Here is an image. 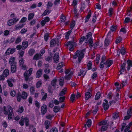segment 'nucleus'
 <instances>
[{
    "mask_svg": "<svg viewBox=\"0 0 132 132\" xmlns=\"http://www.w3.org/2000/svg\"><path fill=\"white\" fill-rule=\"evenodd\" d=\"M2 111L3 113L5 115H8V118L10 119L13 116V109L10 106H8L6 107H3Z\"/></svg>",
    "mask_w": 132,
    "mask_h": 132,
    "instance_id": "1",
    "label": "nucleus"
},
{
    "mask_svg": "<svg viewBox=\"0 0 132 132\" xmlns=\"http://www.w3.org/2000/svg\"><path fill=\"white\" fill-rule=\"evenodd\" d=\"M85 50H80V51L79 50H77L73 56V59H76L78 57V61L79 62H80L81 60L84 57V55L83 52Z\"/></svg>",
    "mask_w": 132,
    "mask_h": 132,
    "instance_id": "2",
    "label": "nucleus"
},
{
    "mask_svg": "<svg viewBox=\"0 0 132 132\" xmlns=\"http://www.w3.org/2000/svg\"><path fill=\"white\" fill-rule=\"evenodd\" d=\"M85 43H88L90 47H93V39L92 38V33L91 32L88 33L85 37Z\"/></svg>",
    "mask_w": 132,
    "mask_h": 132,
    "instance_id": "3",
    "label": "nucleus"
},
{
    "mask_svg": "<svg viewBox=\"0 0 132 132\" xmlns=\"http://www.w3.org/2000/svg\"><path fill=\"white\" fill-rule=\"evenodd\" d=\"M32 68H30L28 70L26 71L24 74V76L25 78V80L26 81L30 80L29 78L32 74Z\"/></svg>",
    "mask_w": 132,
    "mask_h": 132,
    "instance_id": "4",
    "label": "nucleus"
},
{
    "mask_svg": "<svg viewBox=\"0 0 132 132\" xmlns=\"http://www.w3.org/2000/svg\"><path fill=\"white\" fill-rule=\"evenodd\" d=\"M99 126H102L101 130L102 131H105L108 128V125L106 121H103L100 122L98 124Z\"/></svg>",
    "mask_w": 132,
    "mask_h": 132,
    "instance_id": "5",
    "label": "nucleus"
},
{
    "mask_svg": "<svg viewBox=\"0 0 132 132\" xmlns=\"http://www.w3.org/2000/svg\"><path fill=\"white\" fill-rule=\"evenodd\" d=\"M29 119L27 118L26 117L24 118H21L19 123L21 126H22L24 125V122H25L26 126H27L29 125Z\"/></svg>",
    "mask_w": 132,
    "mask_h": 132,
    "instance_id": "6",
    "label": "nucleus"
},
{
    "mask_svg": "<svg viewBox=\"0 0 132 132\" xmlns=\"http://www.w3.org/2000/svg\"><path fill=\"white\" fill-rule=\"evenodd\" d=\"M19 20V19L16 18L11 19L8 20L7 22L8 25L10 26L14 24H15Z\"/></svg>",
    "mask_w": 132,
    "mask_h": 132,
    "instance_id": "7",
    "label": "nucleus"
},
{
    "mask_svg": "<svg viewBox=\"0 0 132 132\" xmlns=\"http://www.w3.org/2000/svg\"><path fill=\"white\" fill-rule=\"evenodd\" d=\"M75 42H74L73 39L72 40L70 41L67 43L66 46L68 47L70 45L69 47V50L70 51H72L73 49L74 44Z\"/></svg>",
    "mask_w": 132,
    "mask_h": 132,
    "instance_id": "8",
    "label": "nucleus"
},
{
    "mask_svg": "<svg viewBox=\"0 0 132 132\" xmlns=\"http://www.w3.org/2000/svg\"><path fill=\"white\" fill-rule=\"evenodd\" d=\"M24 60L23 58L20 59L19 61V65L22 67V69L25 70L27 69L26 65H24Z\"/></svg>",
    "mask_w": 132,
    "mask_h": 132,
    "instance_id": "9",
    "label": "nucleus"
},
{
    "mask_svg": "<svg viewBox=\"0 0 132 132\" xmlns=\"http://www.w3.org/2000/svg\"><path fill=\"white\" fill-rule=\"evenodd\" d=\"M59 53H56L54 55V56L53 60L54 62L55 63H57L59 61Z\"/></svg>",
    "mask_w": 132,
    "mask_h": 132,
    "instance_id": "10",
    "label": "nucleus"
},
{
    "mask_svg": "<svg viewBox=\"0 0 132 132\" xmlns=\"http://www.w3.org/2000/svg\"><path fill=\"white\" fill-rule=\"evenodd\" d=\"M104 101L105 102L103 104V106L104 110L106 111L109 108V106L108 101L106 100H105Z\"/></svg>",
    "mask_w": 132,
    "mask_h": 132,
    "instance_id": "11",
    "label": "nucleus"
},
{
    "mask_svg": "<svg viewBox=\"0 0 132 132\" xmlns=\"http://www.w3.org/2000/svg\"><path fill=\"white\" fill-rule=\"evenodd\" d=\"M47 110V108L46 105H43L42 106L41 111V113L43 115L45 114Z\"/></svg>",
    "mask_w": 132,
    "mask_h": 132,
    "instance_id": "12",
    "label": "nucleus"
},
{
    "mask_svg": "<svg viewBox=\"0 0 132 132\" xmlns=\"http://www.w3.org/2000/svg\"><path fill=\"white\" fill-rule=\"evenodd\" d=\"M113 63L112 60H107L105 62V65L106 66V68H108L110 67Z\"/></svg>",
    "mask_w": 132,
    "mask_h": 132,
    "instance_id": "13",
    "label": "nucleus"
},
{
    "mask_svg": "<svg viewBox=\"0 0 132 132\" xmlns=\"http://www.w3.org/2000/svg\"><path fill=\"white\" fill-rule=\"evenodd\" d=\"M7 81L9 86L10 87H12L13 86V84L12 83L13 82H14L15 80L11 78H10L7 80Z\"/></svg>",
    "mask_w": 132,
    "mask_h": 132,
    "instance_id": "14",
    "label": "nucleus"
},
{
    "mask_svg": "<svg viewBox=\"0 0 132 132\" xmlns=\"http://www.w3.org/2000/svg\"><path fill=\"white\" fill-rule=\"evenodd\" d=\"M9 63L11 65L16 64V63L15 61L14 57L12 56L9 59Z\"/></svg>",
    "mask_w": 132,
    "mask_h": 132,
    "instance_id": "15",
    "label": "nucleus"
},
{
    "mask_svg": "<svg viewBox=\"0 0 132 132\" xmlns=\"http://www.w3.org/2000/svg\"><path fill=\"white\" fill-rule=\"evenodd\" d=\"M58 42V40H57L54 39L52 40L50 43V47H54Z\"/></svg>",
    "mask_w": 132,
    "mask_h": 132,
    "instance_id": "16",
    "label": "nucleus"
},
{
    "mask_svg": "<svg viewBox=\"0 0 132 132\" xmlns=\"http://www.w3.org/2000/svg\"><path fill=\"white\" fill-rule=\"evenodd\" d=\"M117 28V26L114 25H112L110 27V31L108 32L107 36L110 35L111 33V32H113L115 31Z\"/></svg>",
    "mask_w": 132,
    "mask_h": 132,
    "instance_id": "17",
    "label": "nucleus"
},
{
    "mask_svg": "<svg viewBox=\"0 0 132 132\" xmlns=\"http://www.w3.org/2000/svg\"><path fill=\"white\" fill-rule=\"evenodd\" d=\"M117 53L118 55H119L120 53L122 55H124L126 53V51L125 50L124 48L123 47L120 49H119L118 50H117Z\"/></svg>",
    "mask_w": 132,
    "mask_h": 132,
    "instance_id": "18",
    "label": "nucleus"
},
{
    "mask_svg": "<svg viewBox=\"0 0 132 132\" xmlns=\"http://www.w3.org/2000/svg\"><path fill=\"white\" fill-rule=\"evenodd\" d=\"M92 96V95L90 93L88 92L85 93V98L86 100H88Z\"/></svg>",
    "mask_w": 132,
    "mask_h": 132,
    "instance_id": "19",
    "label": "nucleus"
},
{
    "mask_svg": "<svg viewBox=\"0 0 132 132\" xmlns=\"http://www.w3.org/2000/svg\"><path fill=\"white\" fill-rule=\"evenodd\" d=\"M42 70L41 69H39L37 72L36 77L37 78L40 77L42 74Z\"/></svg>",
    "mask_w": 132,
    "mask_h": 132,
    "instance_id": "20",
    "label": "nucleus"
},
{
    "mask_svg": "<svg viewBox=\"0 0 132 132\" xmlns=\"http://www.w3.org/2000/svg\"><path fill=\"white\" fill-rule=\"evenodd\" d=\"M42 95L43 96L42 100L43 101H45L47 97V94L46 93H45L43 89L42 90Z\"/></svg>",
    "mask_w": 132,
    "mask_h": 132,
    "instance_id": "21",
    "label": "nucleus"
},
{
    "mask_svg": "<svg viewBox=\"0 0 132 132\" xmlns=\"http://www.w3.org/2000/svg\"><path fill=\"white\" fill-rule=\"evenodd\" d=\"M24 25V24H18L16 25L15 27V29L16 30H17L18 29H20L22 28Z\"/></svg>",
    "mask_w": 132,
    "mask_h": 132,
    "instance_id": "22",
    "label": "nucleus"
},
{
    "mask_svg": "<svg viewBox=\"0 0 132 132\" xmlns=\"http://www.w3.org/2000/svg\"><path fill=\"white\" fill-rule=\"evenodd\" d=\"M22 49L24 50L28 46V44L27 42H22Z\"/></svg>",
    "mask_w": 132,
    "mask_h": 132,
    "instance_id": "23",
    "label": "nucleus"
},
{
    "mask_svg": "<svg viewBox=\"0 0 132 132\" xmlns=\"http://www.w3.org/2000/svg\"><path fill=\"white\" fill-rule=\"evenodd\" d=\"M11 71L12 73L15 72L16 70V64L11 65Z\"/></svg>",
    "mask_w": 132,
    "mask_h": 132,
    "instance_id": "24",
    "label": "nucleus"
},
{
    "mask_svg": "<svg viewBox=\"0 0 132 132\" xmlns=\"http://www.w3.org/2000/svg\"><path fill=\"white\" fill-rule=\"evenodd\" d=\"M67 89L66 88H64L61 91L59 95V96H62L64 95L67 91Z\"/></svg>",
    "mask_w": 132,
    "mask_h": 132,
    "instance_id": "25",
    "label": "nucleus"
},
{
    "mask_svg": "<svg viewBox=\"0 0 132 132\" xmlns=\"http://www.w3.org/2000/svg\"><path fill=\"white\" fill-rule=\"evenodd\" d=\"M9 70L7 69H5L3 73V75L5 77H7L9 75Z\"/></svg>",
    "mask_w": 132,
    "mask_h": 132,
    "instance_id": "26",
    "label": "nucleus"
},
{
    "mask_svg": "<svg viewBox=\"0 0 132 132\" xmlns=\"http://www.w3.org/2000/svg\"><path fill=\"white\" fill-rule=\"evenodd\" d=\"M119 97H116L115 98V100H113L112 101H110L109 102V105H111V104L113 103H116V102L119 100Z\"/></svg>",
    "mask_w": 132,
    "mask_h": 132,
    "instance_id": "27",
    "label": "nucleus"
},
{
    "mask_svg": "<svg viewBox=\"0 0 132 132\" xmlns=\"http://www.w3.org/2000/svg\"><path fill=\"white\" fill-rule=\"evenodd\" d=\"M50 122L48 121H46L45 122V126L46 129H48L50 126Z\"/></svg>",
    "mask_w": 132,
    "mask_h": 132,
    "instance_id": "28",
    "label": "nucleus"
},
{
    "mask_svg": "<svg viewBox=\"0 0 132 132\" xmlns=\"http://www.w3.org/2000/svg\"><path fill=\"white\" fill-rule=\"evenodd\" d=\"M73 74V72L71 71L68 75L67 76L65 77V79L67 80L70 79L71 77Z\"/></svg>",
    "mask_w": 132,
    "mask_h": 132,
    "instance_id": "29",
    "label": "nucleus"
},
{
    "mask_svg": "<svg viewBox=\"0 0 132 132\" xmlns=\"http://www.w3.org/2000/svg\"><path fill=\"white\" fill-rule=\"evenodd\" d=\"M57 79L54 78L51 82V85L53 86H55L56 85Z\"/></svg>",
    "mask_w": 132,
    "mask_h": 132,
    "instance_id": "30",
    "label": "nucleus"
},
{
    "mask_svg": "<svg viewBox=\"0 0 132 132\" xmlns=\"http://www.w3.org/2000/svg\"><path fill=\"white\" fill-rule=\"evenodd\" d=\"M21 37L20 36L18 37L15 40V44H18L21 42Z\"/></svg>",
    "mask_w": 132,
    "mask_h": 132,
    "instance_id": "31",
    "label": "nucleus"
},
{
    "mask_svg": "<svg viewBox=\"0 0 132 132\" xmlns=\"http://www.w3.org/2000/svg\"><path fill=\"white\" fill-rule=\"evenodd\" d=\"M35 15L34 13H30L28 15V20H30L33 18Z\"/></svg>",
    "mask_w": 132,
    "mask_h": 132,
    "instance_id": "32",
    "label": "nucleus"
},
{
    "mask_svg": "<svg viewBox=\"0 0 132 132\" xmlns=\"http://www.w3.org/2000/svg\"><path fill=\"white\" fill-rule=\"evenodd\" d=\"M64 79L63 77L60 78L59 80V83L61 86H63L64 84Z\"/></svg>",
    "mask_w": 132,
    "mask_h": 132,
    "instance_id": "33",
    "label": "nucleus"
},
{
    "mask_svg": "<svg viewBox=\"0 0 132 132\" xmlns=\"http://www.w3.org/2000/svg\"><path fill=\"white\" fill-rule=\"evenodd\" d=\"M60 109V107L57 106H55L53 109V111L55 113L58 112Z\"/></svg>",
    "mask_w": 132,
    "mask_h": 132,
    "instance_id": "34",
    "label": "nucleus"
},
{
    "mask_svg": "<svg viewBox=\"0 0 132 132\" xmlns=\"http://www.w3.org/2000/svg\"><path fill=\"white\" fill-rule=\"evenodd\" d=\"M50 10H45L44 13L42 14V16H44L47 14H49L50 12Z\"/></svg>",
    "mask_w": 132,
    "mask_h": 132,
    "instance_id": "35",
    "label": "nucleus"
},
{
    "mask_svg": "<svg viewBox=\"0 0 132 132\" xmlns=\"http://www.w3.org/2000/svg\"><path fill=\"white\" fill-rule=\"evenodd\" d=\"M35 50L33 49H30L28 51V54L30 56H32L35 53Z\"/></svg>",
    "mask_w": 132,
    "mask_h": 132,
    "instance_id": "36",
    "label": "nucleus"
},
{
    "mask_svg": "<svg viewBox=\"0 0 132 132\" xmlns=\"http://www.w3.org/2000/svg\"><path fill=\"white\" fill-rule=\"evenodd\" d=\"M126 64L125 63H123L121 67V70L123 72H125L126 70L125 67Z\"/></svg>",
    "mask_w": 132,
    "mask_h": 132,
    "instance_id": "37",
    "label": "nucleus"
},
{
    "mask_svg": "<svg viewBox=\"0 0 132 132\" xmlns=\"http://www.w3.org/2000/svg\"><path fill=\"white\" fill-rule=\"evenodd\" d=\"M28 96L27 93L24 92H23L22 94V98L23 99H26Z\"/></svg>",
    "mask_w": 132,
    "mask_h": 132,
    "instance_id": "38",
    "label": "nucleus"
},
{
    "mask_svg": "<svg viewBox=\"0 0 132 132\" xmlns=\"http://www.w3.org/2000/svg\"><path fill=\"white\" fill-rule=\"evenodd\" d=\"M98 106L97 105H95V109L94 110L93 113L94 115H95L97 111L98 110Z\"/></svg>",
    "mask_w": 132,
    "mask_h": 132,
    "instance_id": "39",
    "label": "nucleus"
},
{
    "mask_svg": "<svg viewBox=\"0 0 132 132\" xmlns=\"http://www.w3.org/2000/svg\"><path fill=\"white\" fill-rule=\"evenodd\" d=\"M101 96V93L100 92H98L96 93L95 97V100H97L100 98Z\"/></svg>",
    "mask_w": 132,
    "mask_h": 132,
    "instance_id": "40",
    "label": "nucleus"
},
{
    "mask_svg": "<svg viewBox=\"0 0 132 132\" xmlns=\"http://www.w3.org/2000/svg\"><path fill=\"white\" fill-rule=\"evenodd\" d=\"M50 132H58V130L56 128L53 127L50 129Z\"/></svg>",
    "mask_w": 132,
    "mask_h": 132,
    "instance_id": "41",
    "label": "nucleus"
},
{
    "mask_svg": "<svg viewBox=\"0 0 132 132\" xmlns=\"http://www.w3.org/2000/svg\"><path fill=\"white\" fill-rule=\"evenodd\" d=\"M66 20L65 17L63 15H62L60 19V21L62 23H63Z\"/></svg>",
    "mask_w": 132,
    "mask_h": 132,
    "instance_id": "42",
    "label": "nucleus"
},
{
    "mask_svg": "<svg viewBox=\"0 0 132 132\" xmlns=\"http://www.w3.org/2000/svg\"><path fill=\"white\" fill-rule=\"evenodd\" d=\"M22 98V95L20 92H18L17 95V99L18 101H20V99Z\"/></svg>",
    "mask_w": 132,
    "mask_h": 132,
    "instance_id": "43",
    "label": "nucleus"
},
{
    "mask_svg": "<svg viewBox=\"0 0 132 132\" xmlns=\"http://www.w3.org/2000/svg\"><path fill=\"white\" fill-rule=\"evenodd\" d=\"M71 32L72 31L71 30H70L66 33V35L65 36V38L66 39H68L69 38V35Z\"/></svg>",
    "mask_w": 132,
    "mask_h": 132,
    "instance_id": "44",
    "label": "nucleus"
},
{
    "mask_svg": "<svg viewBox=\"0 0 132 132\" xmlns=\"http://www.w3.org/2000/svg\"><path fill=\"white\" fill-rule=\"evenodd\" d=\"M91 16V13H89L87 16L85 18V22L86 23L89 20V19Z\"/></svg>",
    "mask_w": 132,
    "mask_h": 132,
    "instance_id": "45",
    "label": "nucleus"
},
{
    "mask_svg": "<svg viewBox=\"0 0 132 132\" xmlns=\"http://www.w3.org/2000/svg\"><path fill=\"white\" fill-rule=\"evenodd\" d=\"M110 42V41L109 40V39H107L106 38L105 40V45L106 46H108Z\"/></svg>",
    "mask_w": 132,
    "mask_h": 132,
    "instance_id": "46",
    "label": "nucleus"
},
{
    "mask_svg": "<svg viewBox=\"0 0 132 132\" xmlns=\"http://www.w3.org/2000/svg\"><path fill=\"white\" fill-rule=\"evenodd\" d=\"M63 62H61L59 63L57 65L56 69L58 70L60 69L63 67Z\"/></svg>",
    "mask_w": 132,
    "mask_h": 132,
    "instance_id": "47",
    "label": "nucleus"
},
{
    "mask_svg": "<svg viewBox=\"0 0 132 132\" xmlns=\"http://www.w3.org/2000/svg\"><path fill=\"white\" fill-rule=\"evenodd\" d=\"M86 124L88 127L90 126L91 125V120L90 119H89L87 120Z\"/></svg>",
    "mask_w": 132,
    "mask_h": 132,
    "instance_id": "48",
    "label": "nucleus"
},
{
    "mask_svg": "<svg viewBox=\"0 0 132 132\" xmlns=\"http://www.w3.org/2000/svg\"><path fill=\"white\" fill-rule=\"evenodd\" d=\"M119 113L118 112H115L113 115V118L114 119H116L118 118L119 117Z\"/></svg>",
    "mask_w": 132,
    "mask_h": 132,
    "instance_id": "49",
    "label": "nucleus"
},
{
    "mask_svg": "<svg viewBox=\"0 0 132 132\" xmlns=\"http://www.w3.org/2000/svg\"><path fill=\"white\" fill-rule=\"evenodd\" d=\"M24 53V51H19V57H22L23 56Z\"/></svg>",
    "mask_w": 132,
    "mask_h": 132,
    "instance_id": "50",
    "label": "nucleus"
},
{
    "mask_svg": "<svg viewBox=\"0 0 132 132\" xmlns=\"http://www.w3.org/2000/svg\"><path fill=\"white\" fill-rule=\"evenodd\" d=\"M75 95L74 94H72L70 97L71 100L72 102H73L75 98Z\"/></svg>",
    "mask_w": 132,
    "mask_h": 132,
    "instance_id": "51",
    "label": "nucleus"
},
{
    "mask_svg": "<svg viewBox=\"0 0 132 132\" xmlns=\"http://www.w3.org/2000/svg\"><path fill=\"white\" fill-rule=\"evenodd\" d=\"M30 91L31 94H34L35 92V88L34 87H31L30 89Z\"/></svg>",
    "mask_w": 132,
    "mask_h": 132,
    "instance_id": "52",
    "label": "nucleus"
},
{
    "mask_svg": "<svg viewBox=\"0 0 132 132\" xmlns=\"http://www.w3.org/2000/svg\"><path fill=\"white\" fill-rule=\"evenodd\" d=\"M65 96H62L60 97L59 98V101L60 103L63 102L65 99Z\"/></svg>",
    "mask_w": 132,
    "mask_h": 132,
    "instance_id": "53",
    "label": "nucleus"
},
{
    "mask_svg": "<svg viewBox=\"0 0 132 132\" xmlns=\"http://www.w3.org/2000/svg\"><path fill=\"white\" fill-rule=\"evenodd\" d=\"M92 62L89 61L87 64V67L88 70H90L92 69Z\"/></svg>",
    "mask_w": 132,
    "mask_h": 132,
    "instance_id": "54",
    "label": "nucleus"
},
{
    "mask_svg": "<svg viewBox=\"0 0 132 132\" xmlns=\"http://www.w3.org/2000/svg\"><path fill=\"white\" fill-rule=\"evenodd\" d=\"M97 72H95L93 73L92 76V79H94L96 78L97 75Z\"/></svg>",
    "mask_w": 132,
    "mask_h": 132,
    "instance_id": "55",
    "label": "nucleus"
},
{
    "mask_svg": "<svg viewBox=\"0 0 132 132\" xmlns=\"http://www.w3.org/2000/svg\"><path fill=\"white\" fill-rule=\"evenodd\" d=\"M40 55H39V54H36L34 56L33 59H35L36 60H38L39 59V57H40V56H41Z\"/></svg>",
    "mask_w": 132,
    "mask_h": 132,
    "instance_id": "56",
    "label": "nucleus"
},
{
    "mask_svg": "<svg viewBox=\"0 0 132 132\" xmlns=\"http://www.w3.org/2000/svg\"><path fill=\"white\" fill-rule=\"evenodd\" d=\"M16 93L15 91L13 89L11 90L10 92L11 95L12 96H15Z\"/></svg>",
    "mask_w": 132,
    "mask_h": 132,
    "instance_id": "57",
    "label": "nucleus"
},
{
    "mask_svg": "<svg viewBox=\"0 0 132 132\" xmlns=\"http://www.w3.org/2000/svg\"><path fill=\"white\" fill-rule=\"evenodd\" d=\"M54 105V104L53 102V100H51V102H50L49 106V107L52 108L53 107Z\"/></svg>",
    "mask_w": 132,
    "mask_h": 132,
    "instance_id": "58",
    "label": "nucleus"
},
{
    "mask_svg": "<svg viewBox=\"0 0 132 132\" xmlns=\"http://www.w3.org/2000/svg\"><path fill=\"white\" fill-rule=\"evenodd\" d=\"M24 110L22 106H21L18 109V112L20 113H21Z\"/></svg>",
    "mask_w": 132,
    "mask_h": 132,
    "instance_id": "59",
    "label": "nucleus"
},
{
    "mask_svg": "<svg viewBox=\"0 0 132 132\" xmlns=\"http://www.w3.org/2000/svg\"><path fill=\"white\" fill-rule=\"evenodd\" d=\"M112 96V92L109 93L107 96V98L109 99H111Z\"/></svg>",
    "mask_w": 132,
    "mask_h": 132,
    "instance_id": "60",
    "label": "nucleus"
},
{
    "mask_svg": "<svg viewBox=\"0 0 132 132\" xmlns=\"http://www.w3.org/2000/svg\"><path fill=\"white\" fill-rule=\"evenodd\" d=\"M42 84V82L41 81H38L36 83V87L37 88L39 87Z\"/></svg>",
    "mask_w": 132,
    "mask_h": 132,
    "instance_id": "61",
    "label": "nucleus"
},
{
    "mask_svg": "<svg viewBox=\"0 0 132 132\" xmlns=\"http://www.w3.org/2000/svg\"><path fill=\"white\" fill-rule=\"evenodd\" d=\"M75 25V22L74 21H72L71 23L70 28L72 30L73 29Z\"/></svg>",
    "mask_w": 132,
    "mask_h": 132,
    "instance_id": "62",
    "label": "nucleus"
},
{
    "mask_svg": "<svg viewBox=\"0 0 132 132\" xmlns=\"http://www.w3.org/2000/svg\"><path fill=\"white\" fill-rule=\"evenodd\" d=\"M54 116L53 115L48 114L46 116V118L47 119L51 120Z\"/></svg>",
    "mask_w": 132,
    "mask_h": 132,
    "instance_id": "63",
    "label": "nucleus"
},
{
    "mask_svg": "<svg viewBox=\"0 0 132 132\" xmlns=\"http://www.w3.org/2000/svg\"><path fill=\"white\" fill-rule=\"evenodd\" d=\"M105 64V63L101 61L100 64V68H102L104 67V64Z\"/></svg>",
    "mask_w": 132,
    "mask_h": 132,
    "instance_id": "64",
    "label": "nucleus"
}]
</instances>
